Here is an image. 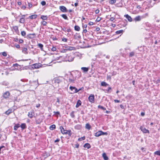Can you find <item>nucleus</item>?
I'll return each mask as SVG.
<instances>
[{"label": "nucleus", "mask_w": 160, "mask_h": 160, "mask_svg": "<svg viewBox=\"0 0 160 160\" xmlns=\"http://www.w3.org/2000/svg\"><path fill=\"white\" fill-rule=\"evenodd\" d=\"M81 69L84 72H87L88 70V68L86 67H82L81 68Z\"/></svg>", "instance_id": "dca6fc26"}, {"label": "nucleus", "mask_w": 160, "mask_h": 160, "mask_svg": "<svg viewBox=\"0 0 160 160\" xmlns=\"http://www.w3.org/2000/svg\"><path fill=\"white\" fill-rule=\"evenodd\" d=\"M23 42V41L22 39H20L19 40V42L20 43H22Z\"/></svg>", "instance_id": "4d7b16f0"}, {"label": "nucleus", "mask_w": 160, "mask_h": 160, "mask_svg": "<svg viewBox=\"0 0 160 160\" xmlns=\"http://www.w3.org/2000/svg\"><path fill=\"white\" fill-rule=\"evenodd\" d=\"M141 19H142L141 16H138L134 18V20L136 22L139 21L141 20Z\"/></svg>", "instance_id": "9d476101"}, {"label": "nucleus", "mask_w": 160, "mask_h": 160, "mask_svg": "<svg viewBox=\"0 0 160 160\" xmlns=\"http://www.w3.org/2000/svg\"><path fill=\"white\" fill-rule=\"evenodd\" d=\"M10 93L8 91H7L4 93L3 94V97L5 98H8L9 96L10 95Z\"/></svg>", "instance_id": "6e6552de"}, {"label": "nucleus", "mask_w": 160, "mask_h": 160, "mask_svg": "<svg viewBox=\"0 0 160 160\" xmlns=\"http://www.w3.org/2000/svg\"><path fill=\"white\" fill-rule=\"evenodd\" d=\"M37 15L36 14H34L32 15H31L30 16H29V18L30 19H35L37 17Z\"/></svg>", "instance_id": "412c9836"}, {"label": "nucleus", "mask_w": 160, "mask_h": 160, "mask_svg": "<svg viewBox=\"0 0 160 160\" xmlns=\"http://www.w3.org/2000/svg\"><path fill=\"white\" fill-rule=\"evenodd\" d=\"M109 85L105 82H102L101 83V85L103 86L106 87Z\"/></svg>", "instance_id": "5701e85b"}, {"label": "nucleus", "mask_w": 160, "mask_h": 160, "mask_svg": "<svg viewBox=\"0 0 160 160\" xmlns=\"http://www.w3.org/2000/svg\"><path fill=\"white\" fill-rule=\"evenodd\" d=\"M28 6L29 8H31L32 7V5L31 3L28 2Z\"/></svg>", "instance_id": "a18cd8bd"}, {"label": "nucleus", "mask_w": 160, "mask_h": 160, "mask_svg": "<svg viewBox=\"0 0 160 160\" xmlns=\"http://www.w3.org/2000/svg\"><path fill=\"white\" fill-rule=\"evenodd\" d=\"M114 101L116 103H119L120 102V101L119 100L116 99L114 100Z\"/></svg>", "instance_id": "5fc2aeb1"}, {"label": "nucleus", "mask_w": 160, "mask_h": 160, "mask_svg": "<svg viewBox=\"0 0 160 160\" xmlns=\"http://www.w3.org/2000/svg\"><path fill=\"white\" fill-rule=\"evenodd\" d=\"M75 30L77 31H79L80 30V28L78 26H75L74 27Z\"/></svg>", "instance_id": "bb28decb"}, {"label": "nucleus", "mask_w": 160, "mask_h": 160, "mask_svg": "<svg viewBox=\"0 0 160 160\" xmlns=\"http://www.w3.org/2000/svg\"><path fill=\"white\" fill-rule=\"evenodd\" d=\"M34 114V112H28V116L30 118H32L33 117Z\"/></svg>", "instance_id": "ddd939ff"}, {"label": "nucleus", "mask_w": 160, "mask_h": 160, "mask_svg": "<svg viewBox=\"0 0 160 160\" xmlns=\"http://www.w3.org/2000/svg\"><path fill=\"white\" fill-rule=\"evenodd\" d=\"M15 47L17 48H19L20 47V45L18 44H17L16 45Z\"/></svg>", "instance_id": "6e6d98bb"}, {"label": "nucleus", "mask_w": 160, "mask_h": 160, "mask_svg": "<svg viewBox=\"0 0 160 160\" xmlns=\"http://www.w3.org/2000/svg\"><path fill=\"white\" fill-rule=\"evenodd\" d=\"M56 128V126L54 124H53L50 126L49 128L51 130H53Z\"/></svg>", "instance_id": "b1692460"}, {"label": "nucleus", "mask_w": 160, "mask_h": 160, "mask_svg": "<svg viewBox=\"0 0 160 160\" xmlns=\"http://www.w3.org/2000/svg\"><path fill=\"white\" fill-rule=\"evenodd\" d=\"M25 20L24 18V17H22L20 19L19 22L21 23H24L25 22Z\"/></svg>", "instance_id": "4be33fe9"}, {"label": "nucleus", "mask_w": 160, "mask_h": 160, "mask_svg": "<svg viewBox=\"0 0 160 160\" xmlns=\"http://www.w3.org/2000/svg\"><path fill=\"white\" fill-rule=\"evenodd\" d=\"M148 16V13H146L145 14H144L143 15L141 16L142 18H145L147 17Z\"/></svg>", "instance_id": "e433bc0d"}, {"label": "nucleus", "mask_w": 160, "mask_h": 160, "mask_svg": "<svg viewBox=\"0 0 160 160\" xmlns=\"http://www.w3.org/2000/svg\"><path fill=\"white\" fill-rule=\"evenodd\" d=\"M141 130L144 133H149V131L146 128H141Z\"/></svg>", "instance_id": "1a4fd4ad"}, {"label": "nucleus", "mask_w": 160, "mask_h": 160, "mask_svg": "<svg viewBox=\"0 0 160 160\" xmlns=\"http://www.w3.org/2000/svg\"><path fill=\"white\" fill-rule=\"evenodd\" d=\"M109 2L112 4H113L115 3L116 2V0H110L109 1Z\"/></svg>", "instance_id": "c756f323"}, {"label": "nucleus", "mask_w": 160, "mask_h": 160, "mask_svg": "<svg viewBox=\"0 0 160 160\" xmlns=\"http://www.w3.org/2000/svg\"><path fill=\"white\" fill-rule=\"evenodd\" d=\"M41 4H42V6H44L46 4V2L44 1H42L41 2Z\"/></svg>", "instance_id": "ea45409f"}, {"label": "nucleus", "mask_w": 160, "mask_h": 160, "mask_svg": "<svg viewBox=\"0 0 160 160\" xmlns=\"http://www.w3.org/2000/svg\"><path fill=\"white\" fill-rule=\"evenodd\" d=\"M60 129H61V132L63 134H68V130H65L63 127L62 126H61L60 127Z\"/></svg>", "instance_id": "39448f33"}, {"label": "nucleus", "mask_w": 160, "mask_h": 160, "mask_svg": "<svg viewBox=\"0 0 160 160\" xmlns=\"http://www.w3.org/2000/svg\"><path fill=\"white\" fill-rule=\"evenodd\" d=\"M62 77H57L55 78L53 80L55 83L59 84L62 82Z\"/></svg>", "instance_id": "f03ea898"}, {"label": "nucleus", "mask_w": 160, "mask_h": 160, "mask_svg": "<svg viewBox=\"0 0 160 160\" xmlns=\"http://www.w3.org/2000/svg\"><path fill=\"white\" fill-rule=\"evenodd\" d=\"M85 139V137L84 136H83L82 137L79 138L78 139V140L79 141H81L82 140H84Z\"/></svg>", "instance_id": "79ce46f5"}, {"label": "nucleus", "mask_w": 160, "mask_h": 160, "mask_svg": "<svg viewBox=\"0 0 160 160\" xmlns=\"http://www.w3.org/2000/svg\"><path fill=\"white\" fill-rule=\"evenodd\" d=\"M21 34L23 36H25L26 35V33L25 31H22L21 32Z\"/></svg>", "instance_id": "4c0bfd02"}, {"label": "nucleus", "mask_w": 160, "mask_h": 160, "mask_svg": "<svg viewBox=\"0 0 160 160\" xmlns=\"http://www.w3.org/2000/svg\"><path fill=\"white\" fill-rule=\"evenodd\" d=\"M20 127L19 124H15L14 127V130H17V129Z\"/></svg>", "instance_id": "f3484780"}, {"label": "nucleus", "mask_w": 160, "mask_h": 160, "mask_svg": "<svg viewBox=\"0 0 160 160\" xmlns=\"http://www.w3.org/2000/svg\"><path fill=\"white\" fill-rule=\"evenodd\" d=\"M107 132H104L102 131H99L95 133L94 135L97 137H99L102 135H107Z\"/></svg>", "instance_id": "f257e3e1"}, {"label": "nucleus", "mask_w": 160, "mask_h": 160, "mask_svg": "<svg viewBox=\"0 0 160 160\" xmlns=\"http://www.w3.org/2000/svg\"><path fill=\"white\" fill-rule=\"evenodd\" d=\"M75 128L77 129H79L81 128L82 126L80 125H77L75 126Z\"/></svg>", "instance_id": "c85d7f7f"}, {"label": "nucleus", "mask_w": 160, "mask_h": 160, "mask_svg": "<svg viewBox=\"0 0 160 160\" xmlns=\"http://www.w3.org/2000/svg\"><path fill=\"white\" fill-rule=\"evenodd\" d=\"M75 49V48L74 47L69 46L68 47V48L67 49V50L71 51L74 50Z\"/></svg>", "instance_id": "7c9ffc66"}, {"label": "nucleus", "mask_w": 160, "mask_h": 160, "mask_svg": "<svg viewBox=\"0 0 160 160\" xmlns=\"http://www.w3.org/2000/svg\"><path fill=\"white\" fill-rule=\"evenodd\" d=\"M107 79H111V76L110 75H107Z\"/></svg>", "instance_id": "3c124183"}, {"label": "nucleus", "mask_w": 160, "mask_h": 160, "mask_svg": "<svg viewBox=\"0 0 160 160\" xmlns=\"http://www.w3.org/2000/svg\"><path fill=\"white\" fill-rule=\"evenodd\" d=\"M12 112V109H9L5 112V113L7 115H9Z\"/></svg>", "instance_id": "aec40b11"}, {"label": "nucleus", "mask_w": 160, "mask_h": 160, "mask_svg": "<svg viewBox=\"0 0 160 160\" xmlns=\"http://www.w3.org/2000/svg\"><path fill=\"white\" fill-rule=\"evenodd\" d=\"M53 113L54 114H57V115H59L60 114V112H59L54 111Z\"/></svg>", "instance_id": "09e8293b"}, {"label": "nucleus", "mask_w": 160, "mask_h": 160, "mask_svg": "<svg viewBox=\"0 0 160 160\" xmlns=\"http://www.w3.org/2000/svg\"><path fill=\"white\" fill-rule=\"evenodd\" d=\"M27 49L26 48H23V49L22 50V52H23L24 53L26 54H28L27 52Z\"/></svg>", "instance_id": "393cba45"}, {"label": "nucleus", "mask_w": 160, "mask_h": 160, "mask_svg": "<svg viewBox=\"0 0 160 160\" xmlns=\"http://www.w3.org/2000/svg\"><path fill=\"white\" fill-rule=\"evenodd\" d=\"M41 67V64L40 63H35L32 65V68H33L37 69Z\"/></svg>", "instance_id": "0eeeda50"}, {"label": "nucleus", "mask_w": 160, "mask_h": 160, "mask_svg": "<svg viewBox=\"0 0 160 160\" xmlns=\"http://www.w3.org/2000/svg\"><path fill=\"white\" fill-rule=\"evenodd\" d=\"M82 26L83 28H86L87 27V24H85L83 25Z\"/></svg>", "instance_id": "338daca9"}, {"label": "nucleus", "mask_w": 160, "mask_h": 160, "mask_svg": "<svg viewBox=\"0 0 160 160\" xmlns=\"http://www.w3.org/2000/svg\"><path fill=\"white\" fill-rule=\"evenodd\" d=\"M62 30L65 31V32H66V28H62Z\"/></svg>", "instance_id": "e2e57ef3"}, {"label": "nucleus", "mask_w": 160, "mask_h": 160, "mask_svg": "<svg viewBox=\"0 0 160 160\" xmlns=\"http://www.w3.org/2000/svg\"><path fill=\"white\" fill-rule=\"evenodd\" d=\"M71 30L70 28H68L66 30V31L67 32H70L71 31Z\"/></svg>", "instance_id": "052dcab7"}, {"label": "nucleus", "mask_w": 160, "mask_h": 160, "mask_svg": "<svg viewBox=\"0 0 160 160\" xmlns=\"http://www.w3.org/2000/svg\"><path fill=\"white\" fill-rule=\"evenodd\" d=\"M59 9L61 11L64 12H66L67 11V8L64 6H60Z\"/></svg>", "instance_id": "423d86ee"}, {"label": "nucleus", "mask_w": 160, "mask_h": 160, "mask_svg": "<svg viewBox=\"0 0 160 160\" xmlns=\"http://www.w3.org/2000/svg\"><path fill=\"white\" fill-rule=\"evenodd\" d=\"M98 108H101L103 110H105L106 109V108H104L102 106H100V105H99L98 106Z\"/></svg>", "instance_id": "c03bdc74"}, {"label": "nucleus", "mask_w": 160, "mask_h": 160, "mask_svg": "<svg viewBox=\"0 0 160 160\" xmlns=\"http://www.w3.org/2000/svg\"><path fill=\"white\" fill-rule=\"evenodd\" d=\"M75 81V79H71V78H69V82H73Z\"/></svg>", "instance_id": "a19ab883"}, {"label": "nucleus", "mask_w": 160, "mask_h": 160, "mask_svg": "<svg viewBox=\"0 0 160 160\" xmlns=\"http://www.w3.org/2000/svg\"><path fill=\"white\" fill-rule=\"evenodd\" d=\"M68 134L69 136H71L72 133H71V130H68Z\"/></svg>", "instance_id": "de8ad7c7"}, {"label": "nucleus", "mask_w": 160, "mask_h": 160, "mask_svg": "<svg viewBox=\"0 0 160 160\" xmlns=\"http://www.w3.org/2000/svg\"><path fill=\"white\" fill-rule=\"evenodd\" d=\"M62 41L63 42H67V39L66 38H63L62 39Z\"/></svg>", "instance_id": "603ef678"}, {"label": "nucleus", "mask_w": 160, "mask_h": 160, "mask_svg": "<svg viewBox=\"0 0 160 160\" xmlns=\"http://www.w3.org/2000/svg\"><path fill=\"white\" fill-rule=\"evenodd\" d=\"M74 112L73 111L72 112L70 113V116L72 118H74L75 117V115H74Z\"/></svg>", "instance_id": "58836bf2"}, {"label": "nucleus", "mask_w": 160, "mask_h": 160, "mask_svg": "<svg viewBox=\"0 0 160 160\" xmlns=\"http://www.w3.org/2000/svg\"><path fill=\"white\" fill-rule=\"evenodd\" d=\"M85 128L88 130H90L91 128V126L88 123H87L85 125Z\"/></svg>", "instance_id": "a878e982"}, {"label": "nucleus", "mask_w": 160, "mask_h": 160, "mask_svg": "<svg viewBox=\"0 0 160 160\" xmlns=\"http://www.w3.org/2000/svg\"><path fill=\"white\" fill-rule=\"evenodd\" d=\"M124 17H125L126 18L128 19V21L129 22H131L132 21V18L130 16H129L128 14L125 15H124Z\"/></svg>", "instance_id": "9b49d317"}, {"label": "nucleus", "mask_w": 160, "mask_h": 160, "mask_svg": "<svg viewBox=\"0 0 160 160\" xmlns=\"http://www.w3.org/2000/svg\"><path fill=\"white\" fill-rule=\"evenodd\" d=\"M154 154L160 156V151H156L154 152Z\"/></svg>", "instance_id": "f704fd0d"}, {"label": "nucleus", "mask_w": 160, "mask_h": 160, "mask_svg": "<svg viewBox=\"0 0 160 160\" xmlns=\"http://www.w3.org/2000/svg\"><path fill=\"white\" fill-rule=\"evenodd\" d=\"M60 140L58 138L54 141V142H59L60 141Z\"/></svg>", "instance_id": "680f3d73"}, {"label": "nucleus", "mask_w": 160, "mask_h": 160, "mask_svg": "<svg viewBox=\"0 0 160 160\" xmlns=\"http://www.w3.org/2000/svg\"><path fill=\"white\" fill-rule=\"evenodd\" d=\"M41 18L42 20H45L47 19L48 17L47 16L42 15Z\"/></svg>", "instance_id": "cd10ccee"}, {"label": "nucleus", "mask_w": 160, "mask_h": 160, "mask_svg": "<svg viewBox=\"0 0 160 160\" xmlns=\"http://www.w3.org/2000/svg\"><path fill=\"white\" fill-rule=\"evenodd\" d=\"M88 24L90 25H92L93 24V23L92 22H90Z\"/></svg>", "instance_id": "69168bd1"}, {"label": "nucleus", "mask_w": 160, "mask_h": 160, "mask_svg": "<svg viewBox=\"0 0 160 160\" xmlns=\"http://www.w3.org/2000/svg\"><path fill=\"white\" fill-rule=\"evenodd\" d=\"M62 17L64 19L66 20H68V18L66 14H63L61 15Z\"/></svg>", "instance_id": "2f4dec72"}, {"label": "nucleus", "mask_w": 160, "mask_h": 160, "mask_svg": "<svg viewBox=\"0 0 160 160\" xmlns=\"http://www.w3.org/2000/svg\"><path fill=\"white\" fill-rule=\"evenodd\" d=\"M83 147L84 148H87L88 149H89L90 148L91 146L89 143H86L84 145Z\"/></svg>", "instance_id": "6ab92c4d"}, {"label": "nucleus", "mask_w": 160, "mask_h": 160, "mask_svg": "<svg viewBox=\"0 0 160 160\" xmlns=\"http://www.w3.org/2000/svg\"><path fill=\"white\" fill-rule=\"evenodd\" d=\"M81 101L79 100H78L76 105V107L77 108H78L80 105H81Z\"/></svg>", "instance_id": "2eb2a0df"}, {"label": "nucleus", "mask_w": 160, "mask_h": 160, "mask_svg": "<svg viewBox=\"0 0 160 160\" xmlns=\"http://www.w3.org/2000/svg\"><path fill=\"white\" fill-rule=\"evenodd\" d=\"M135 54V53L134 52H130L129 54V57H131L133 56Z\"/></svg>", "instance_id": "473e14b6"}, {"label": "nucleus", "mask_w": 160, "mask_h": 160, "mask_svg": "<svg viewBox=\"0 0 160 160\" xmlns=\"http://www.w3.org/2000/svg\"><path fill=\"white\" fill-rule=\"evenodd\" d=\"M2 55L4 57H6L7 55V54L6 52H3L2 53Z\"/></svg>", "instance_id": "8fccbe9b"}, {"label": "nucleus", "mask_w": 160, "mask_h": 160, "mask_svg": "<svg viewBox=\"0 0 160 160\" xmlns=\"http://www.w3.org/2000/svg\"><path fill=\"white\" fill-rule=\"evenodd\" d=\"M13 29L15 31L18 30V27L17 26H13Z\"/></svg>", "instance_id": "c9c22d12"}, {"label": "nucleus", "mask_w": 160, "mask_h": 160, "mask_svg": "<svg viewBox=\"0 0 160 160\" xmlns=\"http://www.w3.org/2000/svg\"><path fill=\"white\" fill-rule=\"evenodd\" d=\"M88 99L89 102H94V96L93 94H91L89 97Z\"/></svg>", "instance_id": "20e7f679"}, {"label": "nucleus", "mask_w": 160, "mask_h": 160, "mask_svg": "<svg viewBox=\"0 0 160 160\" xmlns=\"http://www.w3.org/2000/svg\"><path fill=\"white\" fill-rule=\"evenodd\" d=\"M51 50H52V51H55L56 50V47H53L52 48Z\"/></svg>", "instance_id": "49530a36"}, {"label": "nucleus", "mask_w": 160, "mask_h": 160, "mask_svg": "<svg viewBox=\"0 0 160 160\" xmlns=\"http://www.w3.org/2000/svg\"><path fill=\"white\" fill-rule=\"evenodd\" d=\"M20 126L22 130L26 128H27L26 124L25 123H22Z\"/></svg>", "instance_id": "a211bd4d"}, {"label": "nucleus", "mask_w": 160, "mask_h": 160, "mask_svg": "<svg viewBox=\"0 0 160 160\" xmlns=\"http://www.w3.org/2000/svg\"><path fill=\"white\" fill-rule=\"evenodd\" d=\"M123 31L122 30H118V31H117L116 32V33L117 34H119L122 33Z\"/></svg>", "instance_id": "72a5a7b5"}, {"label": "nucleus", "mask_w": 160, "mask_h": 160, "mask_svg": "<svg viewBox=\"0 0 160 160\" xmlns=\"http://www.w3.org/2000/svg\"><path fill=\"white\" fill-rule=\"evenodd\" d=\"M71 90H72V89H75V91H73V93H76L77 92H78L80 90H81L82 89H83V87H82V88H80L78 90L77 88H76L75 87H72V86H70L69 88Z\"/></svg>", "instance_id": "7ed1b4c3"}, {"label": "nucleus", "mask_w": 160, "mask_h": 160, "mask_svg": "<svg viewBox=\"0 0 160 160\" xmlns=\"http://www.w3.org/2000/svg\"><path fill=\"white\" fill-rule=\"evenodd\" d=\"M102 156L105 160H108V156H107L106 153H103L102 154Z\"/></svg>", "instance_id": "f8f14e48"}, {"label": "nucleus", "mask_w": 160, "mask_h": 160, "mask_svg": "<svg viewBox=\"0 0 160 160\" xmlns=\"http://www.w3.org/2000/svg\"><path fill=\"white\" fill-rule=\"evenodd\" d=\"M99 12V10L98 9H97L95 10V12L96 14H98Z\"/></svg>", "instance_id": "13d9d810"}, {"label": "nucleus", "mask_w": 160, "mask_h": 160, "mask_svg": "<svg viewBox=\"0 0 160 160\" xmlns=\"http://www.w3.org/2000/svg\"><path fill=\"white\" fill-rule=\"evenodd\" d=\"M42 24L43 25V26H46L47 24V22L45 21H43L42 22Z\"/></svg>", "instance_id": "37998d69"}, {"label": "nucleus", "mask_w": 160, "mask_h": 160, "mask_svg": "<svg viewBox=\"0 0 160 160\" xmlns=\"http://www.w3.org/2000/svg\"><path fill=\"white\" fill-rule=\"evenodd\" d=\"M37 46H38V47L40 48L42 51H43V45L41 43H38Z\"/></svg>", "instance_id": "4468645a"}, {"label": "nucleus", "mask_w": 160, "mask_h": 160, "mask_svg": "<svg viewBox=\"0 0 160 160\" xmlns=\"http://www.w3.org/2000/svg\"><path fill=\"white\" fill-rule=\"evenodd\" d=\"M114 19H115V18L113 17H111L110 18L109 20L111 21H113L114 20Z\"/></svg>", "instance_id": "864d4df0"}, {"label": "nucleus", "mask_w": 160, "mask_h": 160, "mask_svg": "<svg viewBox=\"0 0 160 160\" xmlns=\"http://www.w3.org/2000/svg\"><path fill=\"white\" fill-rule=\"evenodd\" d=\"M26 6H25V5H23V6H22V8L23 9H25L26 8Z\"/></svg>", "instance_id": "0e129e2a"}, {"label": "nucleus", "mask_w": 160, "mask_h": 160, "mask_svg": "<svg viewBox=\"0 0 160 160\" xmlns=\"http://www.w3.org/2000/svg\"><path fill=\"white\" fill-rule=\"evenodd\" d=\"M79 146V145L78 144H77L75 145V147L77 148H78Z\"/></svg>", "instance_id": "774afa93"}, {"label": "nucleus", "mask_w": 160, "mask_h": 160, "mask_svg": "<svg viewBox=\"0 0 160 160\" xmlns=\"http://www.w3.org/2000/svg\"><path fill=\"white\" fill-rule=\"evenodd\" d=\"M111 90V88L110 87H109L108 88V89L107 90L108 92H109V91L110 90Z\"/></svg>", "instance_id": "bf43d9fd"}]
</instances>
